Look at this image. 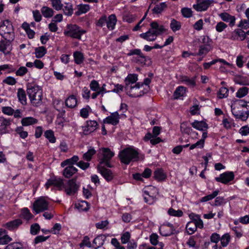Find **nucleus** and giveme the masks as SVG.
<instances>
[{
    "label": "nucleus",
    "instance_id": "f257e3e1",
    "mask_svg": "<svg viewBox=\"0 0 249 249\" xmlns=\"http://www.w3.org/2000/svg\"><path fill=\"white\" fill-rule=\"evenodd\" d=\"M27 92L32 104L38 107L42 103L43 94L41 88L36 85L28 84Z\"/></svg>",
    "mask_w": 249,
    "mask_h": 249
},
{
    "label": "nucleus",
    "instance_id": "f03ea898",
    "mask_svg": "<svg viewBox=\"0 0 249 249\" xmlns=\"http://www.w3.org/2000/svg\"><path fill=\"white\" fill-rule=\"evenodd\" d=\"M118 156L121 162L128 164L131 161H135L138 160L139 153L135 149L130 147L121 150Z\"/></svg>",
    "mask_w": 249,
    "mask_h": 249
},
{
    "label": "nucleus",
    "instance_id": "7ed1b4c3",
    "mask_svg": "<svg viewBox=\"0 0 249 249\" xmlns=\"http://www.w3.org/2000/svg\"><path fill=\"white\" fill-rule=\"evenodd\" d=\"M0 35L6 40H14L15 34L13 27L8 20L3 21L0 26Z\"/></svg>",
    "mask_w": 249,
    "mask_h": 249
},
{
    "label": "nucleus",
    "instance_id": "20e7f679",
    "mask_svg": "<svg viewBox=\"0 0 249 249\" xmlns=\"http://www.w3.org/2000/svg\"><path fill=\"white\" fill-rule=\"evenodd\" d=\"M132 55H136V56L133 57L132 61L137 64L141 65L149 66L151 64V62L150 59L148 57H146L142 53L140 49H134L130 50L129 53H127L128 56Z\"/></svg>",
    "mask_w": 249,
    "mask_h": 249
},
{
    "label": "nucleus",
    "instance_id": "39448f33",
    "mask_svg": "<svg viewBox=\"0 0 249 249\" xmlns=\"http://www.w3.org/2000/svg\"><path fill=\"white\" fill-rule=\"evenodd\" d=\"M85 33L86 31L80 29L76 24H70L67 26L64 34L67 36L80 39L81 36Z\"/></svg>",
    "mask_w": 249,
    "mask_h": 249
},
{
    "label": "nucleus",
    "instance_id": "423d86ee",
    "mask_svg": "<svg viewBox=\"0 0 249 249\" xmlns=\"http://www.w3.org/2000/svg\"><path fill=\"white\" fill-rule=\"evenodd\" d=\"M101 150L103 157L100 160L99 165L105 164L108 167L111 168L112 165L110 163V160L114 156V153L108 148H102Z\"/></svg>",
    "mask_w": 249,
    "mask_h": 249
},
{
    "label": "nucleus",
    "instance_id": "0eeeda50",
    "mask_svg": "<svg viewBox=\"0 0 249 249\" xmlns=\"http://www.w3.org/2000/svg\"><path fill=\"white\" fill-rule=\"evenodd\" d=\"M49 203L44 197H41L33 204V209L36 213L43 212L48 209Z\"/></svg>",
    "mask_w": 249,
    "mask_h": 249
},
{
    "label": "nucleus",
    "instance_id": "6e6552de",
    "mask_svg": "<svg viewBox=\"0 0 249 249\" xmlns=\"http://www.w3.org/2000/svg\"><path fill=\"white\" fill-rule=\"evenodd\" d=\"M76 178H73L69 180L66 184H64L63 188L65 189V192L68 195H73L78 191L79 185L76 183Z\"/></svg>",
    "mask_w": 249,
    "mask_h": 249
},
{
    "label": "nucleus",
    "instance_id": "1a4fd4ad",
    "mask_svg": "<svg viewBox=\"0 0 249 249\" xmlns=\"http://www.w3.org/2000/svg\"><path fill=\"white\" fill-rule=\"evenodd\" d=\"M234 175L232 172H226L220 174L219 177H216L215 179L217 182L224 184H227L234 179Z\"/></svg>",
    "mask_w": 249,
    "mask_h": 249
},
{
    "label": "nucleus",
    "instance_id": "9d476101",
    "mask_svg": "<svg viewBox=\"0 0 249 249\" xmlns=\"http://www.w3.org/2000/svg\"><path fill=\"white\" fill-rule=\"evenodd\" d=\"M12 120L3 117H0V134L8 133V128L11 124Z\"/></svg>",
    "mask_w": 249,
    "mask_h": 249
},
{
    "label": "nucleus",
    "instance_id": "9b49d317",
    "mask_svg": "<svg viewBox=\"0 0 249 249\" xmlns=\"http://www.w3.org/2000/svg\"><path fill=\"white\" fill-rule=\"evenodd\" d=\"M97 123L95 121H87L85 126L82 127L83 132L85 135H88L93 132L97 128Z\"/></svg>",
    "mask_w": 249,
    "mask_h": 249
},
{
    "label": "nucleus",
    "instance_id": "f8f14e48",
    "mask_svg": "<svg viewBox=\"0 0 249 249\" xmlns=\"http://www.w3.org/2000/svg\"><path fill=\"white\" fill-rule=\"evenodd\" d=\"M231 112L236 119H239L242 121H246L249 116V112H241L236 108V104L232 105L231 106Z\"/></svg>",
    "mask_w": 249,
    "mask_h": 249
},
{
    "label": "nucleus",
    "instance_id": "ddd939ff",
    "mask_svg": "<svg viewBox=\"0 0 249 249\" xmlns=\"http://www.w3.org/2000/svg\"><path fill=\"white\" fill-rule=\"evenodd\" d=\"M53 185L61 190L63 189L64 183L62 179L60 178H53L48 180L45 184L47 188L49 186Z\"/></svg>",
    "mask_w": 249,
    "mask_h": 249
},
{
    "label": "nucleus",
    "instance_id": "4468645a",
    "mask_svg": "<svg viewBox=\"0 0 249 249\" xmlns=\"http://www.w3.org/2000/svg\"><path fill=\"white\" fill-rule=\"evenodd\" d=\"M140 83L136 84L134 86H130V90L127 92L129 96L133 98H136L142 96L144 92L140 89Z\"/></svg>",
    "mask_w": 249,
    "mask_h": 249
},
{
    "label": "nucleus",
    "instance_id": "2eb2a0df",
    "mask_svg": "<svg viewBox=\"0 0 249 249\" xmlns=\"http://www.w3.org/2000/svg\"><path fill=\"white\" fill-rule=\"evenodd\" d=\"M212 3L210 0H204L201 1L197 0V3L193 5V8L197 11L201 12L206 11Z\"/></svg>",
    "mask_w": 249,
    "mask_h": 249
},
{
    "label": "nucleus",
    "instance_id": "dca6fc26",
    "mask_svg": "<svg viewBox=\"0 0 249 249\" xmlns=\"http://www.w3.org/2000/svg\"><path fill=\"white\" fill-rule=\"evenodd\" d=\"M97 168L98 171L107 181H109L113 179V175L110 170L105 168L104 166L101 165H98Z\"/></svg>",
    "mask_w": 249,
    "mask_h": 249
},
{
    "label": "nucleus",
    "instance_id": "f3484780",
    "mask_svg": "<svg viewBox=\"0 0 249 249\" xmlns=\"http://www.w3.org/2000/svg\"><path fill=\"white\" fill-rule=\"evenodd\" d=\"M219 16L223 21L229 22V25L231 26L232 27L234 25L235 22V18L234 16H231L226 12L219 14Z\"/></svg>",
    "mask_w": 249,
    "mask_h": 249
},
{
    "label": "nucleus",
    "instance_id": "a211bd4d",
    "mask_svg": "<svg viewBox=\"0 0 249 249\" xmlns=\"http://www.w3.org/2000/svg\"><path fill=\"white\" fill-rule=\"evenodd\" d=\"M119 115L117 112L112 113L109 116L107 117L104 120V123L110 124L115 125L119 123Z\"/></svg>",
    "mask_w": 249,
    "mask_h": 249
},
{
    "label": "nucleus",
    "instance_id": "6ab92c4d",
    "mask_svg": "<svg viewBox=\"0 0 249 249\" xmlns=\"http://www.w3.org/2000/svg\"><path fill=\"white\" fill-rule=\"evenodd\" d=\"M12 41L5 39L0 41V51L5 54H9L11 50L10 44Z\"/></svg>",
    "mask_w": 249,
    "mask_h": 249
},
{
    "label": "nucleus",
    "instance_id": "aec40b11",
    "mask_svg": "<svg viewBox=\"0 0 249 249\" xmlns=\"http://www.w3.org/2000/svg\"><path fill=\"white\" fill-rule=\"evenodd\" d=\"M158 36L150 29L146 32L140 35V37L148 41H155Z\"/></svg>",
    "mask_w": 249,
    "mask_h": 249
},
{
    "label": "nucleus",
    "instance_id": "412c9836",
    "mask_svg": "<svg viewBox=\"0 0 249 249\" xmlns=\"http://www.w3.org/2000/svg\"><path fill=\"white\" fill-rule=\"evenodd\" d=\"M150 29L156 33V34L158 36L159 35L161 34L164 31L165 29L163 25H159L157 22L153 21L150 24Z\"/></svg>",
    "mask_w": 249,
    "mask_h": 249
},
{
    "label": "nucleus",
    "instance_id": "4be33fe9",
    "mask_svg": "<svg viewBox=\"0 0 249 249\" xmlns=\"http://www.w3.org/2000/svg\"><path fill=\"white\" fill-rule=\"evenodd\" d=\"M159 230L160 234L164 236H168L178 232V231H176L175 229H170L169 227L167 226H161Z\"/></svg>",
    "mask_w": 249,
    "mask_h": 249
},
{
    "label": "nucleus",
    "instance_id": "5701e85b",
    "mask_svg": "<svg viewBox=\"0 0 249 249\" xmlns=\"http://www.w3.org/2000/svg\"><path fill=\"white\" fill-rule=\"evenodd\" d=\"M191 125L194 128L202 131H206L208 127L207 124L204 121L196 120L191 124Z\"/></svg>",
    "mask_w": 249,
    "mask_h": 249
},
{
    "label": "nucleus",
    "instance_id": "b1692460",
    "mask_svg": "<svg viewBox=\"0 0 249 249\" xmlns=\"http://www.w3.org/2000/svg\"><path fill=\"white\" fill-rule=\"evenodd\" d=\"M22 223V221L21 219H17L7 222L5 224V227L9 230H13L18 228Z\"/></svg>",
    "mask_w": 249,
    "mask_h": 249
},
{
    "label": "nucleus",
    "instance_id": "393cba45",
    "mask_svg": "<svg viewBox=\"0 0 249 249\" xmlns=\"http://www.w3.org/2000/svg\"><path fill=\"white\" fill-rule=\"evenodd\" d=\"M106 237L103 234L98 235L93 241V244L95 246V249L101 247L104 244Z\"/></svg>",
    "mask_w": 249,
    "mask_h": 249
},
{
    "label": "nucleus",
    "instance_id": "a878e982",
    "mask_svg": "<svg viewBox=\"0 0 249 249\" xmlns=\"http://www.w3.org/2000/svg\"><path fill=\"white\" fill-rule=\"evenodd\" d=\"M77 171V169L75 167L72 165H69L64 169L63 175L65 178H69Z\"/></svg>",
    "mask_w": 249,
    "mask_h": 249
},
{
    "label": "nucleus",
    "instance_id": "bb28decb",
    "mask_svg": "<svg viewBox=\"0 0 249 249\" xmlns=\"http://www.w3.org/2000/svg\"><path fill=\"white\" fill-rule=\"evenodd\" d=\"M117 19L115 15L112 14L107 18L106 24L108 29L112 30L116 23Z\"/></svg>",
    "mask_w": 249,
    "mask_h": 249
},
{
    "label": "nucleus",
    "instance_id": "cd10ccee",
    "mask_svg": "<svg viewBox=\"0 0 249 249\" xmlns=\"http://www.w3.org/2000/svg\"><path fill=\"white\" fill-rule=\"evenodd\" d=\"M38 121L36 119L32 117H28L23 118L21 121V123L23 126H29L36 124Z\"/></svg>",
    "mask_w": 249,
    "mask_h": 249
},
{
    "label": "nucleus",
    "instance_id": "c85d7f7f",
    "mask_svg": "<svg viewBox=\"0 0 249 249\" xmlns=\"http://www.w3.org/2000/svg\"><path fill=\"white\" fill-rule=\"evenodd\" d=\"M77 99L73 95H71L65 100V104L69 108L74 107L77 105Z\"/></svg>",
    "mask_w": 249,
    "mask_h": 249
},
{
    "label": "nucleus",
    "instance_id": "c756f323",
    "mask_svg": "<svg viewBox=\"0 0 249 249\" xmlns=\"http://www.w3.org/2000/svg\"><path fill=\"white\" fill-rule=\"evenodd\" d=\"M42 15L46 18H50L53 17L54 14L53 10L47 6H43L41 9Z\"/></svg>",
    "mask_w": 249,
    "mask_h": 249
},
{
    "label": "nucleus",
    "instance_id": "7c9ffc66",
    "mask_svg": "<svg viewBox=\"0 0 249 249\" xmlns=\"http://www.w3.org/2000/svg\"><path fill=\"white\" fill-rule=\"evenodd\" d=\"M17 95L19 101L22 105H26L27 103L26 95L25 91L22 89H18Z\"/></svg>",
    "mask_w": 249,
    "mask_h": 249
},
{
    "label": "nucleus",
    "instance_id": "2f4dec72",
    "mask_svg": "<svg viewBox=\"0 0 249 249\" xmlns=\"http://www.w3.org/2000/svg\"><path fill=\"white\" fill-rule=\"evenodd\" d=\"M138 80V75L136 74H129L125 78V82L126 88H128L129 85L131 84H133L136 82Z\"/></svg>",
    "mask_w": 249,
    "mask_h": 249
},
{
    "label": "nucleus",
    "instance_id": "473e14b6",
    "mask_svg": "<svg viewBox=\"0 0 249 249\" xmlns=\"http://www.w3.org/2000/svg\"><path fill=\"white\" fill-rule=\"evenodd\" d=\"M212 49V45H200L199 51L197 54L198 55L200 56H205L206 55L209 51H210Z\"/></svg>",
    "mask_w": 249,
    "mask_h": 249
},
{
    "label": "nucleus",
    "instance_id": "72a5a7b5",
    "mask_svg": "<svg viewBox=\"0 0 249 249\" xmlns=\"http://www.w3.org/2000/svg\"><path fill=\"white\" fill-rule=\"evenodd\" d=\"M154 177L157 180L161 181L165 179L166 176L162 169H159L154 172Z\"/></svg>",
    "mask_w": 249,
    "mask_h": 249
},
{
    "label": "nucleus",
    "instance_id": "f704fd0d",
    "mask_svg": "<svg viewBox=\"0 0 249 249\" xmlns=\"http://www.w3.org/2000/svg\"><path fill=\"white\" fill-rule=\"evenodd\" d=\"M73 57L76 64L79 65L83 62L84 58L83 54L81 52L78 51L74 52Z\"/></svg>",
    "mask_w": 249,
    "mask_h": 249
},
{
    "label": "nucleus",
    "instance_id": "c9c22d12",
    "mask_svg": "<svg viewBox=\"0 0 249 249\" xmlns=\"http://www.w3.org/2000/svg\"><path fill=\"white\" fill-rule=\"evenodd\" d=\"M186 89L185 88L179 86L175 91L174 93V99H177L180 97L183 96L185 93Z\"/></svg>",
    "mask_w": 249,
    "mask_h": 249
},
{
    "label": "nucleus",
    "instance_id": "e433bc0d",
    "mask_svg": "<svg viewBox=\"0 0 249 249\" xmlns=\"http://www.w3.org/2000/svg\"><path fill=\"white\" fill-rule=\"evenodd\" d=\"M89 10V6L88 4H81L78 5V11L75 12V15L79 16L82 14L87 13Z\"/></svg>",
    "mask_w": 249,
    "mask_h": 249
},
{
    "label": "nucleus",
    "instance_id": "4c0bfd02",
    "mask_svg": "<svg viewBox=\"0 0 249 249\" xmlns=\"http://www.w3.org/2000/svg\"><path fill=\"white\" fill-rule=\"evenodd\" d=\"M170 26L172 30L175 32L180 29L181 25L180 22L175 19H172L171 21Z\"/></svg>",
    "mask_w": 249,
    "mask_h": 249
},
{
    "label": "nucleus",
    "instance_id": "58836bf2",
    "mask_svg": "<svg viewBox=\"0 0 249 249\" xmlns=\"http://www.w3.org/2000/svg\"><path fill=\"white\" fill-rule=\"evenodd\" d=\"M46 52L47 50L44 47H37L35 50L36 56L38 58H41L46 54Z\"/></svg>",
    "mask_w": 249,
    "mask_h": 249
},
{
    "label": "nucleus",
    "instance_id": "ea45409f",
    "mask_svg": "<svg viewBox=\"0 0 249 249\" xmlns=\"http://www.w3.org/2000/svg\"><path fill=\"white\" fill-rule=\"evenodd\" d=\"M186 229L188 234L191 235L194 233L196 230V227L194 222H189L186 226Z\"/></svg>",
    "mask_w": 249,
    "mask_h": 249
},
{
    "label": "nucleus",
    "instance_id": "a19ab883",
    "mask_svg": "<svg viewBox=\"0 0 249 249\" xmlns=\"http://www.w3.org/2000/svg\"><path fill=\"white\" fill-rule=\"evenodd\" d=\"M96 153V151L93 148H90L89 149L87 152L85 153L83 156V158L84 160L89 161L92 158L93 155Z\"/></svg>",
    "mask_w": 249,
    "mask_h": 249
},
{
    "label": "nucleus",
    "instance_id": "79ce46f5",
    "mask_svg": "<svg viewBox=\"0 0 249 249\" xmlns=\"http://www.w3.org/2000/svg\"><path fill=\"white\" fill-rule=\"evenodd\" d=\"M229 90L226 87H221L217 93V97L219 99L226 98L228 96Z\"/></svg>",
    "mask_w": 249,
    "mask_h": 249
},
{
    "label": "nucleus",
    "instance_id": "37998d69",
    "mask_svg": "<svg viewBox=\"0 0 249 249\" xmlns=\"http://www.w3.org/2000/svg\"><path fill=\"white\" fill-rule=\"evenodd\" d=\"M44 135L50 142L54 143L55 142L56 139L54 137L53 132L52 130H48L46 131Z\"/></svg>",
    "mask_w": 249,
    "mask_h": 249
},
{
    "label": "nucleus",
    "instance_id": "c03bdc74",
    "mask_svg": "<svg viewBox=\"0 0 249 249\" xmlns=\"http://www.w3.org/2000/svg\"><path fill=\"white\" fill-rule=\"evenodd\" d=\"M249 92V89L247 87H243L240 88L236 93V96L238 98H242L245 96Z\"/></svg>",
    "mask_w": 249,
    "mask_h": 249
},
{
    "label": "nucleus",
    "instance_id": "a18cd8bd",
    "mask_svg": "<svg viewBox=\"0 0 249 249\" xmlns=\"http://www.w3.org/2000/svg\"><path fill=\"white\" fill-rule=\"evenodd\" d=\"M180 131L182 133L189 134L192 129L191 127L187 126V123L185 122L181 123L180 124Z\"/></svg>",
    "mask_w": 249,
    "mask_h": 249
},
{
    "label": "nucleus",
    "instance_id": "49530a36",
    "mask_svg": "<svg viewBox=\"0 0 249 249\" xmlns=\"http://www.w3.org/2000/svg\"><path fill=\"white\" fill-rule=\"evenodd\" d=\"M76 207L80 211H87L89 209L88 203L85 201H82L78 203L76 205Z\"/></svg>",
    "mask_w": 249,
    "mask_h": 249
},
{
    "label": "nucleus",
    "instance_id": "de8ad7c7",
    "mask_svg": "<svg viewBox=\"0 0 249 249\" xmlns=\"http://www.w3.org/2000/svg\"><path fill=\"white\" fill-rule=\"evenodd\" d=\"M231 237L228 233L224 234L220 237L221 244L222 247H226L230 241Z\"/></svg>",
    "mask_w": 249,
    "mask_h": 249
},
{
    "label": "nucleus",
    "instance_id": "09e8293b",
    "mask_svg": "<svg viewBox=\"0 0 249 249\" xmlns=\"http://www.w3.org/2000/svg\"><path fill=\"white\" fill-rule=\"evenodd\" d=\"M166 7V3L165 2H161L160 4L157 5L153 9L152 11L155 14H159L161 13Z\"/></svg>",
    "mask_w": 249,
    "mask_h": 249
},
{
    "label": "nucleus",
    "instance_id": "8fccbe9b",
    "mask_svg": "<svg viewBox=\"0 0 249 249\" xmlns=\"http://www.w3.org/2000/svg\"><path fill=\"white\" fill-rule=\"evenodd\" d=\"M91 110V108L89 106H87L81 109L80 116L83 118H87L89 115V112Z\"/></svg>",
    "mask_w": 249,
    "mask_h": 249
},
{
    "label": "nucleus",
    "instance_id": "3c124183",
    "mask_svg": "<svg viewBox=\"0 0 249 249\" xmlns=\"http://www.w3.org/2000/svg\"><path fill=\"white\" fill-rule=\"evenodd\" d=\"M52 2V6L57 11L60 10L62 9L63 4L61 3V0H50Z\"/></svg>",
    "mask_w": 249,
    "mask_h": 249
},
{
    "label": "nucleus",
    "instance_id": "603ef678",
    "mask_svg": "<svg viewBox=\"0 0 249 249\" xmlns=\"http://www.w3.org/2000/svg\"><path fill=\"white\" fill-rule=\"evenodd\" d=\"M219 193L218 190L214 191L212 194L209 195L205 196H204L201 198V202H206L210 200H212L215 197H216Z\"/></svg>",
    "mask_w": 249,
    "mask_h": 249
},
{
    "label": "nucleus",
    "instance_id": "864d4df0",
    "mask_svg": "<svg viewBox=\"0 0 249 249\" xmlns=\"http://www.w3.org/2000/svg\"><path fill=\"white\" fill-rule=\"evenodd\" d=\"M66 6L63 8V11L65 15L67 16H71L73 13L72 6L71 3H68L66 4Z\"/></svg>",
    "mask_w": 249,
    "mask_h": 249
},
{
    "label": "nucleus",
    "instance_id": "5fc2aeb1",
    "mask_svg": "<svg viewBox=\"0 0 249 249\" xmlns=\"http://www.w3.org/2000/svg\"><path fill=\"white\" fill-rule=\"evenodd\" d=\"M181 13L184 18H189L192 16L193 12L191 8L185 7L181 9Z\"/></svg>",
    "mask_w": 249,
    "mask_h": 249
},
{
    "label": "nucleus",
    "instance_id": "6e6d98bb",
    "mask_svg": "<svg viewBox=\"0 0 249 249\" xmlns=\"http://www.w3.org/2000/svg\"><path fill=\"white\" fill-rule=\"evenodd\" d=\"M168 213L171 216L178 217H180L183 215V212L181 210H178L176 211L173 208H170L168 210Z\"/></svg>",
    "mask_w": 249,
    "mask_h": 249
},
{
    "label": "nucleus",
    "instance_id": "4d7b16f0",
    "mask_svg": "<svg viewBox=\"0 0 249 249\" xmlns=\"http://www.w3.org/2000/svg\"><path fill=\"white\" fill-rule=\"evenodd\" d=\"M131 235L128 231L124 232L121 236V240L123 244H125L129 242Z\"/></svg>",
    "mask_w": 249,
    "mask_h": 249
},
{
    "label": "nucleus",
    "instance_id": "13d9d810",
    "mask_svg": "<svg viewBox=\"0 0 249 249\" xmlns=\"http://www.w3.org/2000/svg\"><path fill=\"white\" fill-rule=\"evenodd\" d=\"M144 193L146 195V196H144V201L149 204H153L154 201V197L151 196L146 190L144 191Z\"/></svg>",
    "mask_w": 249,
    "mask_h": 249
},
{
    "label": "nucleus",
    "instance_id": "bf43d9fd",
    "mask_svg": "<svg viewBox=\"0 0 249 249\" xmlns=\"http://www.w3.org/2000/svg\"><path fill=\"white\" fill-rule=\"evenodd\" d=\"M182 81L183 82H185L187 85L194 87L196 85V82L195 81V79H190L187 76H184L182 78Z\"/></svg>",
    "mask_w": 249,
    "mask_h": 249
},
{
    "label": "nucleus",
    "instance_id": "052dcab7",
    "mask_svg": "<svg viewBox=\"0 0 249 249\" xmlns=\"http://www.w3.org/2000/svg\"><path fill=\"white\" fill-rule=\"evenodd\" d=\"M21 214L23 217L26 220H29L32 217V214L27 208H24L22 210Z\"/></svg>",
    "mask_w": 249,
    "mask_h": 249
},
{
    "label": "nucleus",
    "instance_id": "680f3d73",
    "mask_svg": "<svg viewBox=\"0 0 249 249\" xmlns=\"http://www.w3.org/2000/svg\"><path fill=\"white\" fill-rule=\"evenodd\" d=\"M40 230V226L38 224L35 223L31 226L30 233L32 235H36Z\"/></svg>",
    "mask_w": 249,
    "mask_h": 249
},
{
    "label": "nucleus",
    "instance_id": "e2e57ef3",
    "mask_svg": "<svg viewBox=\"0 0 249 249\" xmlns=\"http://www.w3.org/2000/svg\"><path fill=\"white\" fill-rule=\"evenodd\" d=\"M16 131L18 133L20 137L22 139H25L28 136V133L27 131H23V128L22 126L18 127L17 128Z\"/></svg>",
    "mask_w": 249,
    "mask_h": 249
},
{
    "label": "nucleus",
    "instance_id": "0e129e2a",
    "mask_svg": "<svg viewBox=\"0 0 249 249\" xmlns=\"http://www.w3.org/2000/svg\"><path fill=\"white\" fill-rule=\"evenodd\" d=\"M227 27V25L225 23L220 21L217 23L215 26V30L218 32H221Z\"/></svg>",
    "mask_w": 249,
    "mask_h": 249
},
{
    "label": "nucleus",
    "instance_id": "69168bd1",
    "mask_svg": "<svg viewBox=\"0 0 249 249\" xmlns=\"http://www.w3.org/2000/svg\"><path fill=\"white\" fill-rule=\"evenodd\" d=\"M201 42L202 45H212V40L209 36H202Z\"/></svg>",
    "mask_w": 249,
    "mask_h": 249
},
{
    "label": "nucleus",
    "instance_id": "338daca9",
    "mask_svg": "<svg viewBox=\"0 0 249 249\" xmlns=\"http://www.w3.org/2000/svg\"><path fill=\"white\" fill-rule=\"evenodd\" d=\"M111 243L115 247V249H125V248L121 246L117 239L115 238L111 239Z\"/></svg>",
    "mask_w": 249,
    "mask_h": 249
},
{
    "label": "nucleus",
    "instance_id": "774afa93",
    "mask_svg": "<svg viewBox=\"0 0 249 249\" xmlns=\"http://www.w3.org/2000/svg\"><path fill=\"white\" fill-rule=\"evenodd\" d=\"M89 87L91 90L92 91H96L99 89V84L97 81L95 80H93L91 81L89 84Z\"/></svg>",
    "mask_w": 249,
    "mask_h": 249
}]
</instances>
